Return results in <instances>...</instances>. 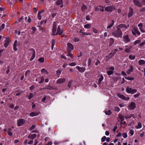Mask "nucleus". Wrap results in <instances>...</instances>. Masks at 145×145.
<instances>
[{
  "mask_svg": "<svg viewBox=\"0 0 145 145\" xmlns=\"http://www.w3.org/2000/svg\"><path fill=\"white\" fill-rule=\"evenodd\" d=\"M56 28L57 24L56 22H54L52 29V32L54 33L53 35H61L63 32V30L62 29H60V27L59 26L58 27L57 32L55 34L56 32Z\"/></svg>",
  "mask_w": 145,
  "mask_h": 145,
  "instance_id": "f257e3e1",
  "label": "nucleus"
},
{
  "mask_svg": "<svg viewBox=\"0 0 145 145\" xmlns=\"http://www.w3.org/2000/svg\"><path fill=\"white\" fill-rule=\"evenodd\" d=\"M112 35L115 37L121 38L123 33L121 30L117 29L116 30L112 33Z\"/></svg>",
  "mask_w": 145,
  "mask_h": 145,
  "instance_id": "f03ea898",
  "label": "nucleus"
},
{
  "mask_svg": "<svg viewBox=\"0 0 145 145\" xmlns=\"http://www.w3.org/2000/svg\"><path fill=\"white\" fill-rule=\"evenodd\" d=\"M131 31L133 34L134 35H136V34H137L139 36L140 34V32L137 27H134Z\"/></svg>",
  "mask_w": 145,
  "mask_h": 145,
  "instance_id": "7ed1b4c3",
  "label": "nucleus"
},
{
  "mask_svg": "<svg viewBox=\"0 0 145 145\" xmlns=\"http://www.w3.org/2000/svg\"><path fill=\"white\" fill-rule=\"evenodd\" d=\"M135 107L136 104L135 103L131 102L129 104L128 107V108L129 110H133L134 109Z\"/></svg>",
  "mask_w": 145,
  "mask_h": 145,
  "instance_id": "20e7f679",
  "label": "nucleus"
},
{
  "mask_svg": "<svg viewBox=\"0 0 145 145\" xmlns=\"http://www.w3.org/2000/svg\"><path fill=\"white\" fill-rule=\"evenodd\" d=\"M67 50L68 53L70 52L74 49L73 45L70 43H68L67 44Z\"/></svg>",
  "mask_w": 145,
  "mask_h": 145,
  "instance_id": "39448f33",
  "label": "nucleus"
},
{
  "mask_svg": "<svg viewBox=\"0 0 145 145\" xmlns=\"http://www.w3.org/2000/svg\"><path fill=\"white\" fill-rule=\"evenodd\" d=\"M123 41L125 43H127L129 42L131 40L129 38V36L128 35H124L123 36Z\"/></svg>",
  "mask_w": 145,
  "mask_h": 145,
  "instance_id": "423d86ee",
  "label": "nucleus"
},
{
  "mask_svg": "<svg viewBox=\"0 0 145 145\" xmlns=\"http://www.w3.org/2000/svg\"><path fill=\"white\" fill-rule=\"evenodd\" d=\"M133 2L135 5L139 7H141L142 5V3L138 0H133Z\"/></svg>",
  "mask_w": 145,
  "mask_h": 145,
  "instance_id": "0eeeda50",
  "label": "nucleus"
},
{
  "mask_svg": "<svg viewBox=\"0 0 145 145\" xmlns=\"http://www.w3.org/2000/svg\"><path fill=\"white\" fill-rule=\"evenodd\" d=\"M115 7L113 6L107 7L105 8V10L108 12H112L115 9Z\"/></svg>",
  "mask_w": 145,
  "mask_h": 145,
  "instance_id": "6e6552de",
  "label": "nucleus"
},
{
  "mask_svg": "<svg viewBox=\"0 0 145 145\" xmlns=\"http://www.w3.org/2000/svg\"><path fill=\"white\" fill-rule=\"evenodd\" d=\"M25 122V120L23 119H20L17 121V125L18 126H20L23 125Z\"/></svg>",
  "mask_w": 145,
  "mask_h": 145,
  "instance_id": "1a4fd4ad",
  "label": "nucleus"
},
{
  "mask_svg": "<svg viewBox=\"0 0 145 145\" xmlns=\"http://www.w3.org/2000/svg\"><path fill=\"white\" fill-rule=\"evenodd\" d=\"M76 68L81 73H82L84 72L86 70V69L84 67H81L79 66H77L76 67Z\"/></svg>",
  "mask_w": 145,
  "mask_h": 145,
  "instance_id": "9d476101",
  "label": "nucleus"
},
{
  "mask_svg": "<svg viewBox=\"0 0 145 145\" xmlns=\"http://www.w3.org/2000/svg\"><path fill=\"white\" fill-rule=\"evenodd\" d=\"M66 80L65 78H59L58 79L56 82L57 84H61L64 83Z\"/></svg>",
  "mask_w": 145,
  "mask_h": 145,
  "instance_id": "9b49d317",
  "label": "nucleus"
},
{
  "mask_svg": "<svg viewBox=\"0 0 145 145\" xmlns=\"http://www.w3.org/2000/svg\"><path fill=\"white\" fill-rule=\"evenodd\" d=\"M30 50H31L32 52V55L30 61H32L35 58V51L34 49L33 48H31Z\"/></svg>",
  "mask_w": 145,
  "mask_h": 145,
  "instance_id": "f8f14e48",
  "label": "nucleus"
},
{
  "mask_svg": "<svg viewBox=\"0 0 145 145\" xmlns=\"http://www.w3.org/2000/svg\"><path fill=\"white\" fill-rule=\"evenodd\" d=\"M128 27V26H127L125 24H122L118 25L117 27V29L120 30V29L124 27L127 29Z\"/></svg>",
  "mask_w": 145,
  "mask_h": 145,
  "instance_id": "ddd939ff",
  "label": "nucleus"
},
{
  "mask_svg": "<svg viewBox=\"0 0 145 145\" xmlns=\"http://www.w3.org/2000/svg\"><path fill=\"white\" fill-rule=\"evenodd\" d=\"M128 27V26H127L125 24H122L118 25L117 27V29L120 30V29L124 27L127 29Z\"/></svg>",
  "mask_w": 145,
  "mask_h": 145,
  "instance_id": "4468645a",
  "label": "nucleus"
},
{
  "mask_svg": "<svg viewBox=\"0 0 145 145\" xmlns=\"http://www.w3.org/2000/svg\"><path fill=\"white\" fill-rule=\"evenodd\" d=\"M40 114V112H31L29 115L30 116L33 117L38 115Z\"/></svg>",
  "mask_w": 145,
  "mask_h": 145,
  "instance_id": "2eb2a0df",
  "label": "nucleus"
},
{
  "mask_svg": "<svg viewBox=\"0 0 145 145\" xmlns=\"http://www.w3.org/2000/svg\"><path fill=\"white\" fill-rule=\"evenodd\" d=\"M129 11L128 15V17H131L133 15V9L131 7H130L129 8Z\"/></svg>",
  "mask_w": 145,
  "mask_h": 145,
  "instance_id": "dca6fc26",
  "label": "nucleus"
},
{
  "mask_svg": "<svg viewBox=\"0 0 145 145\" xmlns=\"http://www.w3.org/2000/svg\"><path fill=\"white\" fill-rule=\"evenodd\" d=\"M10 40L9 38H7L6 39L4 43V46L5 48L7 47L8 45L10 42Z\"/></svg>",
  "mask_w": 145,
  "mask_h": 145,
  "instance_id": "f3484780",
  "label": "nucleus"
},
{
  "mask_svg": "<svg viewBox=\"0 0 145 145\" xmlns=\"http://www.w3.org/2000/svg\"><path fill=\"white\" fill-rule=\"evenodd\" d=\"M133 70V67L132 65H130L129 66V69H128L127 71V73L128 74H130L131 73V72H132Z\"/></svg>",
  "mask_w": 145,
  "mask_h": 145,
  "instance_id": "a211bd4d",
  "label": "nucleus"
},
{
  "mask_svg": "<svg viewBox=\"0 0 145 145\" xmlns=\"http://www.w3.org/2000/svg\"><path fill=\"white\" fill-rule=\"evenodd\" d=\"M63 0H58L56 2V4L57 5H61L60 6V7L62 8L63 7V5L62 4Z\"/></svg>",
  "mask_w": 145,
  "mask_h": 145,
  "instance_id": "6ab92c4d",
  "label": "nucleus"
},
{
  "mask_svg": "<svg viewBox=\"0 0 145 145\" xmlns=\"http://www.w3.org/2000/svg\"><path fill=\"white\" fill-rule=\"evenodd\" d=\"M37 135L35 134L30 135L28 136V138L30 139H33L36 138Z\"/></svg>",
  "mask_w": 145,
  "mask_h": 145,
  "instance_id": "aec40b11",
  "label": "nucleus"
},
{
  "mask_svg": "<svg viewBox=\"0 0 145 145\" xmlns=\"http://www.w3.org/2000/svg\"><path fill=\"white\" fill-rule=\"evenodd\" d=\"M18 45V41L17 40H15L13 45V49L15 51H16L17 49L16 48Z\"/></svg>",
  "mask_w": 145,
  "mask_h": 145,
  "instance_id": "412c9836",
  "label": "nucleus"
},
{
  "mask_svg": "<svg viewBox=\"0 0 145 145\" xmlns=\"http://www.w3.org/2000/svg\"><path fill=\"white\" fill-rule=\"evenodd\" d=\"M44 11V10H42L39 11L38 12V18L39 20H41L42 18L41 15L40 14L43 12Z\"/></svg>",
  "mask_w": 145,
  "mask_h": 145,
  "instance_id": "4be33fe9",
  "label": "nucleus"
},
{
  "mask_svg": "<svg viewBox=\"0 0 145 145\" xmlns=\"http://www.w3.org/2000/svg\"><path fill=\"white\" fill-rule=\"evenodd\" d=\"M118 118L121 122L123 121L124 119L123 116L120 114H118Z\"/></svg>",
  "mask_w": 145,
  "mask_h": 145,
  "instance_id": "5701e85b",
  "label": "nucleus"
},
{
  "mask_svg": "<svg viewBox=\"0 0 145 145\" xmlns=\"http://www.w3.org/2000/svg\"><path fill=\"white\" fill-rule=\"evenodd\" d=\"M39 79V83L41 84L43 83L44 80V78L43 76H40V77H38Z\"/></svg>",
  "mask_w": 145,
  "mask_h": 145,
  "instance_id": "b1692460",
  "label": "nucleus"
},
{
  "mask_svg": "<svg viewBox=\"0 0 145 145\" xmlns=\"http://www.w3.org/2000/svg\"><path fill=\"white\" fill-rule=\"evenodd\" d=\"M114 21L113 20H111V22L110 25H108L107 27V29L110 28L114 25Z\"/></svg>",
  "mask_w": 145,
  "mask_h": 145,
  "instance_id": "393cba45",
  "label": "nucleus"
},
{
  "mask_svg": "<svg viewBox=\"0 0 145 145\" xmlns=\"http://www.w3.org/2000/svg\"><path fill=\"white\" fill-rule=\"evenodd\" d=\"M103 79L104 77L102 75H101L98 80V83L99 84H101V82L103 80Z\"/></svg>",
  "mask_w": 145,
  "mask_h": 145,
  "instance_id": "a878e982",
  "label": "nucleus"
},
{
  "mask_svg": "<svg viewBox=\"0 0 145 145\" xmlns=\"http://www.w3.org/2000/svg\"><path fill=\"white\" fill-rule=\"evenodd\" d=\"M43 89H53V87L48 85L45 86L43 88Z\"/></svg>",
  "mask_w": 145,
  "mask_h": 145,
  "instance_id": "bb28decb",
  "label": "nucleus"
},
{
  "mask_svg": "<svg viewBox=\"0 0 145 145\" xmlns=\"http://www.w3.org/2000/svg\"><path fill=\"white\" fill-rule=\"evenodd\" d=\"M132 48V46H130L129 47V48H126L125 50V51L126 53H129L131 52V49Z\"/></svg>",
  "mask_w": 145,
  "mask_h": 145,
  "instance_id": "cd10ccee",
  "label": "nucleus"
},
{
  "mask_svg": "<svg viewBox=\"0 0 145 145\" xmlns=\"http://www.w3.org/2000/svg\"><path fill=\"white\" fill-rule=\"evenodd\" d=\"M41 72L42 74H46V75H48V72L44 68L42 69Z\"/></svg>",
  "mask_w": 145,
  "mask_h": 145,
  "instance_id": "c85d7f7f",
  "label": "nucleus"
},
{
  "mask_svg": "<svg viewBox=\"0 0 145 145\" xmlns=\"http://www.w3.org/2000/svg\"><path fill=\"white\" fill-rule=\"evenodd\" d=\"M138 64L140 65H141L145 64V61L143 60H140L138 61Z\"/></svg>",
  "mask_w": 145,
  "mask_h": 145,
  "instance_id": "c756f323",
  "label": "nucleus"
},
{
  "mask_svg": "<svg viewBox=\"0 0 145 145\" xmlns=\"http://www.w3.org/2000/svg\"><path fill=\"white\" fill-rule=\"evenodd\" d=\"M132 89L131 88L128 87L126 88V91L127 93H131V92L132 91Z\"/></svg>",
  "mask_w": 145,
  "mask_h": 145,
  "instance_id": "7c9ffc66",
  "label": "nucleus"
},
{
  "mask_svg": "<svg viewBox=\"0 0 145 145\" xmlns=\"http://www.w3.org/2000/svg\"><path fill=\"white\" fill-rule=\"evenodd\" d=\"M105 113L106 115H109L112 114V112L110 110H108L105 111Z\"/></svg>",
  "mask_w": 145,
  "mask_h": 145,
  "instance_id": "2f4dec72",
  "label": "nucleus"
},
{
  "mask_svg": "<svg viewBox=\"0 0 145 145\" xmlns=\"http://www.w3.org/2000/svg\"><path fill=\"white\" fill-rule=\"evenodd\" d=\"M91 27V25L90 24H88L84 25V27L86 29H89Z\"/></svg>",
  "mask_w": 145,
  "mask_h": 145,
  "instance_id": "473e14b6",
  "label": "nucleus"
},
{
  "mask_svg": "<svg viewBox=\"0 0 145 145\" xmlns=\"http://www.w3.org/2000/svg\"><path fill=\"white\" fill-rule=\"evenodd\" d=\"M142 127V125L141 123L140 122H138V125L137 126L135 127V128L137 129H140Z\"/></svg>",
  "mask_w": 145,
  "mask_h": 145,
  "instance_id": "72a5a7b5",
  "label": "nucleus"
},
{
  "mask_svg": "<svg viewBox=\"0 0 145 145\" xmlns=\"http://www.w3.org/2000/svg\"><path fill=\"white\" fill-rule=\"evenodd\" d=\"M129 58L131 60H134L135 59V56L132 54H131L129 56Z\"/></svg>",
  "mask_w": 145,
  "mask_h": 145,
  "instance_id": "f704fd0d",
  "label": "nucleus"
},
{
  "mask_svg": "<svg viewBox=\"0 0 145 145\" xmlns=\"http://www.w3.org/2000/svg\"><path fill=\"white\" fill-rule=\"evenodd\" d=\"M114 110L115 112H118L120 111V108L118 107L115 106L114 107Z\"/></svg>",
  "mask_w": 145,
  "mask_h": 145,
  "instance_id": "c9c22d12",
  "label": "nucleus"
},
{
  "mask_svg": "<svg viewBox=\"0 0 145 145\" xmlns=\"http://www.w3.org/2000/svg\"><path fill=\"white\" fill-rule=\"evenodd\" d=\"M114 43V39L113 38H110V39L109 45H112Z\"/></svg>",
  "mask_w": 145,
  "mask_h": 145,
  "instance_id": "e433bc0d",
  "label": "nucleus"
},
{
  "mask_svg": "<svg viewBox=\"0 0 145 145\" xmlns=\"http://www.w3.org/2000/svg\"><path fill=\"white\" fill-rule=\"evenodd\" d=\"M139 29L142 32L145 33V27H139Z\"/></svg>",
  "mask_w": 145,
  "mask_h": 145,
  "instance_id": "4c0bfd02",
  "label": "nucleus"
},
{
  "mask_svg": "<svg viewBox=\"0 0 145 145\" xmlns=\"http://www.w3.org/2000/svg\"><path fill=\"white\" fill-rule=\"evenodd\" d=\"M115 53H112V52L110 53L108 55L109 58V59L111 58L112 56H113L114 55Z\"/></svg>",
  "mask_w": 145,
  "mask_h": 145,
  "instance_id": "58836bf2",
  "label": "nucleus"
},
{
  "mask_svg": "<svg viewBox=\"0 0 145 145\" xmlns=\"http://www.w3.org/2000/svg\"><path fill=\"white\" fill-rule=\"evenodd\" d=\"M87 8L86 6L84 5H83L81 7V9L82 11H84L86 10Z\"/></svg>",
  "mask_w": 145,
  "mask_h": 145,
  "instance_id": "ea45409f",
  "label": "nucleus"
},
{
  "mask_svg": "<svg viewBox=\"0 0 145 145\" xmlns=\"http://www.w3.org/2000/svg\"><path fill=\"white\" fill-rule=\"evenodd\" d=\"M38 61L41 63H43L44 61V58L43 57H41L39 59Z\"/></svg>",
  "mask_w": 145,
  "mask_h": 145,
  "instance_id": "a19ab883",
  "label": "nucleus"
},
{
  "mask_svg": "<svg viewBox=\"0 0 145 145\" xmlns=\"http://www.w3.org/2000/svg\"><path fill=\"white\" fill-rule=\"evenodd\" d=\"M99 9L102 12H103L104 11V7L101 6H99Z\"/></svg>",
  "mask_w": 145,
  "mask_h": 145,
  "instance_id": "79ce46f5",
  "label": "nucleus"
},
{
  "mask_svg": "<svg viewBox=\"0 0 145 145\" xmlns=\"http://www.w3.org/2000/svg\"><path fill=\"white\" fill-rule=\"evenodd\" d=\"M8 134L10 136H11L12 135V133L11 131V129L10 128H9L8 130Z\"/></svg>",
  "mask_w": 145,
  "mask_h": 145,
  "instance_id": "37998d69",
  "label": "nucleus"
},
{
  "mask_svg": "<svg viewBox=\"0 0 145 145\" xmlns=\"http://www.w3.org/2000/svg\"><path fill=\"white\" fill-rule=\"evenodd\" d=\"M125 78L126 79H127L128 80H133L134 79V78H133V77H127L125 76Z\"/></svg>",
  "mask_w": 145,
  "mask_h": 145,
  "instance_id": "c03bdc74",
  "label": "nucleus"
},
{
  "mask_svg": "<svg viewBox=\"0 0 145 145\" xmlns=\"http://www.w3.org/2000/svg\"><path fill=\"white\" fill-rule=\"evenodd\" d=\"M114 73V72L112 71H109L107 72V74L108 75H110Z\"/></svg>",
  "mask_w": 145,
  "mask_h": 145,
  "instance_id": "a18cd8bd",
  "label": "nucleus"
},
{
  "mask_svg": "<svg viewBox=\"0 0 145 145\" xmlns=\"http://www.w3.org/2000/svg\"><path fill=\"white\" fill-rule=\"evenodd\" d=\"M73 82V81L72 80H71L69 81L68 84V86L69 88H70L71 85L72 84Z\"/></svg>",
  "mask_w": 145,
  "mask_h": 145,
  "instance_id": "49530a36",
  "label": "nucleus"
},
{
  "mask_svg": "<svg viewBox=\"0 0 145 145\" xmlns=\"http://www.w3.org/2000/svg\"><path fill=\"white\" fill-rule=\"evenodd\" d=\"M5 27V24H3L2 25L0 26V32H1L2 30Z\"/></svg>",
  "mask_w": 145,
  "mask_h": 145,
  "instance_id": "de8ad7c7",
  "label": "nucleus"
},
{
  "mask_svg": "<svg viewBox=\"0 0 145 145\" xmlns=\"http://www.w3.org/2000/svg\"><path fill=\"white\" fill-rule=\"evenodd\" d=\"M92 29H93V31L94 33H97L98 32V30L95 28L93 27Z\"/></svg>",
  "mask_w": 145,
  "mask_h": 145,
  "instance_id": "09e8293b",
  "label": "nucleus"
},
{
  "mask_svg": "<svg viewBox=\"0 0 145 145\" xmlns=\"http://www.w3.org/2000/svg\"><path fill=\"white\" fill-rule=\"evenodd\" d=\"M140 42V40H138L135 41L134 42V44L135 45H136L137 44H138Z\"/></svg>",
  "mask_w": 145,
  "mask_h": 145,
  "instance_id": "8fccbe9b",
  "label": "nucleus"
},
{
  "mask_svg": "<svg viewBox=\"0 0 145 145\" xmlns=\"http://www.w3.org/2000/svg\"><path fill=\"white\" fill-rule=\"evenodd\" d=\"M106 139V137L105 136H104L101 138V141L103 142L105 141V140Z\"/></svg>",
  "mask_w": 145,
  "mask_h": 145,
  "instance_id": "3c124183",
  "label": "nucleus"
},
{
  "mask_svg": "<svg viewBox=\"0 0 145 145\" xmlns=\"http://www.w3.org/2000/svg\"><path fill=\"white\" fill-rule=\"evenodd\" d=\"M76 63L75 62H72L70 63L69 65L71 66H74L76 65Z\"/></svg>",
  "mask_w": 145,
  "mask_h": 145,
  "instance_id": "603ef678",
  "label": "nucleus"
},
{
  "mask_svg": "<svg viewBox=\"0 0 145 145\" xmlns=\"http://www.w3.org/2000/svg\"><path fill=\"white\" fill-rule=\"evenodd\" d=\"M145 44V40H144L142 42L140 43L139 44V46L140 47H142V46H143Z\"/></svg>",
  "mask_w": 145,
  "mask_h": 145,
  "instance_id": "864d4df0",
  "label": "nucleus"
},
{
  "mask_svg": "<svg viewBox=\"0 0 145 145\" xmlns=\"http://www.w3.org/2000/svg\"><path fill=\"white\" fill-rule=\"evenodd\" d=\"M134 131L133 129L131 130L129 132V133L130 134L131 136H132L134 134Z\"/></svg>",
  "mask_w": 145,
  "mask_h": 145,
  "instance_id": "5fc2aeb1",
  "label": "nucleus"
},
{
  "mask_svg": "<svg viewBox=\"0 0 145 145\" xmlns=\"http://www.w3.org/2000/svg\"><path fill=\"white\" fill-rule=\"evenodd\" d=\"M30 71L29 70H27L26 72H25V76H26L28 74H29L30 73Z\"/></svg>",
  "mask_w": 145,
  "mask_h": 145,
  "instance_id": "6e6d98bb",
  "label": "nucleus"
},
{
  "mask_svg": "<svg viewBox=\"0 0 145 145\" xmlns=\"http://www.w3.org/2000/svg\"><path fill=\"white\" fill-rule=\"evenodd\" d=\"M33 96V94L32 93H31L29 94V95L28 97V99H31Z\"/></svg>",
  "mask_w": 145,
  "mask_h": 145,
  "instance_id": "4d7b16f0",
  "label": "nucleus"
},
{
  "mask_svg": "<svg viewBox=\"0 0 145 145\" xmlns=\"http://www.w3.org/2000/svg\"><path fill=\"white\" fill-rule=\"evenodd\" d=\"M82 33L84 35H91V34L90 33H86V32H82Z\"/></svg>",
  "mask_w": 145,
  "mask_h": 145,
  "instance_id": "13d9d810",
  "label": "nucleus"
},
{
  "mask_svg": "<svg viewBox=\"0 0 145 145\" xmlns=\"http://www.w3.org/2000/svg\"><path fill=\"white\" fill-rule=\"evenodd\" d=\"M122 135L123 137L125 138H127V134L125 133H123Z\"/></svg>",
  "mask_w": 145,
  "mask_h": 145,
  "instance_id": "bf43d9fd",
  "label": "nucleus"
},
{
  "mask_svg": "<svg viewBox=\"0 0 145 145\" xmlns=\"http://www.w3.org/2000/svg\"><path fill=\"white\" fill-rule=\"evenodd\" d=\"M67 56H69L71 58H73V56L70 53V52L68 53V54L67 55Z\"/></svg>",
  "mask_w": 145,
  "mask_h": 145,
  "instance_id": "052dcab7",
  "label": "nucleus"
},
{
  "mask_svg": "<svg viewBox=\"0 0 145 145\" xmlns=\"http://www.w3.org/2000/svg\"><path fill=\"white\" fill-rule=\"evenodd\" d=\"M137 91V90L135 89H132V91L131 92V93L134 94Z\"/></svg>",
  "mask_w": 145,
  "mask_h": 145,
  "instance_id": "680f3d73",
  "label": "nucleus"
},
{
  "mask_svg": "<svg viewBox=\"0 0 145 145\" xmlns=\"http://www.w3.org/2000/svg\"><path fill=\"white\" fill-rule=\"evenodd\" d=\"M129 99L130 98L129 97H125L124 96L123 99L125 100H129Z\"/></svg>",
  "mask_w": 145,
  "mask_h": 145,
  "instance_id": "e2e57ef3",
  "label": "nucleus"
},
{
  "mask_svg": "<svg viewBox=\"0 0 145 145\" xmlns=\"http://www.w3.org/2000/svg\"><path fill=\"white\" fill-rule=\"evenodd\" d=\"M55 41L54 39H52V46H54L55 45Z\"/></svg>",
  "mask_w": 145,
  "mask_h": 145,
  "instance_id": "0e129e2a",
  "label": "nucleus"
},
{
  "mask_svg": "<svg viewBox=\"0 0 145 145\" xmlns=\"http://www.w3.org/2000/svg\"><path fill=\"white\" fill-rule=\"evenodd\" d=\"M118 96L120 98L122 99H123L124 96L122 95L118 94Z\"/></svg>",
  "mask_w": 145,
  "mask_h": 145,
  "instance_id": "69168bd1",
  "label": "nucleus"
},
{
  "mask_svg": "<svg viewBox=\"0 0 145 145\" xmlns=\"http://www.w3.org/2000/svg\"><path fill=\"white\" fill-rule=\"evenodd\" d=\"M61 72V71L60 70H58L56 71V73L57 74L59 75Z\"/></svg>",
  "mask_w": 145,
  "mask_h": 145,
  "instance_id": "338daca9",
  "label": "nucleus"
},
{
  "mask_svg": "<svg viewBox=\"0 0 145 145\" xmlns=\"http://www.w3.org/2000/svg\"><path fill=\"white\" fill-rule=\"evenodd\" d=\"M140 12H142L145 11V7H143L142 8L140 9Z\"/></svg>",
  "mask_w": 145,
  "mask_h": 145,
  "instance_id": "774afa93",
  "label": "nucleus"
}]
</instances>
